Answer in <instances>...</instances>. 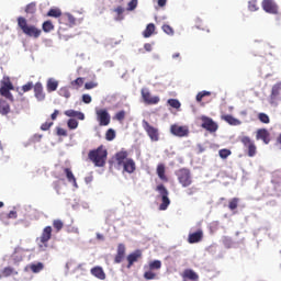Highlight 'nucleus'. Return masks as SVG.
Instances as JSON below:
<instances>
[{"label": "nucleus", "instance_id": "obj_1", "mask_svg": "<svg viewBox=\"0 0 281 281\" xmlns=\"http://www.w3.org/2000/svg\"><path fill=\"white\" fill-rule=\"evenodd\" d=\"M115 160L117 166H123V172H127V175H133L137 170L135 160L128 158V151L126 150L117 151L115 154Z\"/></svg>", "mask_w": 281, "mask_h": 281}, {"label": "nucleus", "instance_id": "obj_2", "mask_svg": "<svg viewBox=\"0 0 281 281\" xmlns=\"http://www.w3.org/2000/svg\"><path fill=\"white\" fill-rule=\"evenodd\" d=\"M16 21L18 27L21 30V32L25 34V36H29L30 38H41L43 30L34 24H29L27 19H25L24 16H19Z\"/></svg>", "mask_w": 281, "mask_h": 281}, {"label": "nucleus", "instance_id": "obj_3", "mask_svg": "<svg viewBox=\"0 0 281 281\" xmlns=\"http://www.w3.org/2000/svg\"><path fill=\"white\" fill-rule=\"evenodd\" d=\"M109 153L104 149V146H99L97 149H92L88 154V158L97 168H103L106 164V156Z\"/></svg>", "mask_w": 281, "mask_h": 281}, {"label": "nucleus", "instance_id": "obj_4", "mask_svg": "<svg viewBox=\"0 0 281 281\" xmlns=\"http://www.w3.org/2000/svg\"><path fill=\"white\" fill-rule=\"evenodd\" d=\"M176 177L178 179V183L183 188H190L192 186V172L188 168H181L176 171Z\"/></svg>", "mask_w": 281, "mask_h": 281}, {"label": "nucleus", "instance_id": "obj_5", "mask_svg": "<svg viewBox=\"0 0 281 281\" xmlns=\"http://www.w3.org/2000/svg\"><path fill=\"white\" fill-rule=\"evenodd\" d=\"M239 142H240V144H243L245 153L249 157H256V155L258 153V147L256 146V142H254V139H251V137L241 136V137H239Z\"/></svg>", "mask_w": 281, "mask_h": 281}, {"label": "nucleus", "instance_id": "obj_6", "mask_svg": "<svg viewBox=\"0 0 281 281\" xmlns=\"http://www.w3.org/2000/svg\"><path fill=\"white\" fill-rule=\"evenodd\" d=\"M142 126L149 137L150 142H159L160 133H159V127L153 126L148 121L143 120L142 121Z\"/></svg>", "mask_w": 281, "mask_h": 281}, {"label": "nucleus", "instance_id": "obj_7", "mask_svg": "<svg viewBox=\"0 0 281 281\" xmlns=\"http://www.w3.org/2000/svg\"><path fill=\"white\" fill-rule=\"evenodd\" d=\"M52 232H53L52 226H46L42 231L40 238H37V240H40L38 247L43 251L47 249L48 243L49 240H52Z\"/></svg>", "mask_w": 281, "mask_h": 281}, {"label": "nucleus", "instance_id": "obj_8", "mask_svg": "<svg viewBox=\"0 0 281 281\" xmlns=\"http://www.w3.org/2000/svg\"><path fill=\"white\" fill-rule=\"evenodd\" d=\"M156 190L161 195V204L159 205V210L164 212L168 210V206L170 205V198H168V189H166L164 184H158Z\"/></svg>", "mask_w": 281, "mask_h": 281}, {"label": "nucleus", "instance_id": "obj_9", "mask_svg": "<svg viewBox=\"0 0 281 281\" xmlns=\"http://www.w3.org/2000/svg\"><path fill=\"white\" fill-rule=\"evenodd\" d=\"M140 95L143 98V102L149 106H153L155 104H159L161 102V99L158 95L150 94V90L143 88L140 90Z\"/></svg>", "mask_w": 281, "mask_h": 281}, {"label": "nucleus", "instance_id": "obj_10", "mask_svg": "<svg viewBox=\"0 0 281 281\" xmlns=\"http://www.w3.org/2000/svg\"><path fill=\"white\" fill-rule=\"evenodd\" d=\"M261 8L267 14H280V7L276 0H262Z\"/></svg>", "mask_w": 281, "mask_h": 281}, {"label": "nucleus", "instance_id": "obj_11", "mask_svg": "<svg viewBox=\"0 0 281 281\" xmlns=\"http://www.w3.org/2000/svg\"><path fill=\"white\" fill-rule=\"evenodd\" d=\"M95 115L99 126H109V124H111V114H109L106 109L95 110Z\"/></svg>", "mask_w": 281, "mask_h": 281}, {"label": "nucleus", "instance_id": "obj_12", "mask_svg": "<svg viewBox=\"0 0 281 281\" xmlns=\"http://www.w3.org/2000/svg\"><path fill=\"white\" fill-rule=\"evenodd\" d=\"M201 127L209 131V133H216L218 131V124L210 116H201Z\"/></svg>", "mask_w": 281, "mask_h": 281}, {"label": "nucleus", "instance_id": "obj_13", "mask_svg": "<svg viewBox=\"0 0 281 281\" xmlns=\"http://www.w3.org/2000/svg\"><path fill=\"white\" fill-rule=\"evenodd\" d=\"M170 133L176 137H188V135H190V130L188 126L173 124L170 126Z\"/></svg>", "mask_w": 281, "mask_h": 281}, {"label": "nucleus", "instance_id": "obj_14", "mask_svg": "<svg viewBox=\"0 0 281 281\" xmlns=\"http://www.w3.org/2000/svg\"><path fill=\"white\" fill-rule=\"evenodd\" d=\"M256 139H262L263 144L271 142V133L267 128H259L256 133Z\"/></svg>", "mask_w": 281, "mask_h": 281}, {"label": "nucleus", "instance_id": "obj_15", "mask_svg": "<svg viewBox=\"0 0 281 281\" xmlns=\"http://www.w3.org/2000/svg\"><path fill=\"white\" fill-rule=\"evenodd\" d=\"M126 257V246L124 244H119L116 255L114 257V263L120 265L122 260Z\"/></svg>", "mask_w": 281, "mask_h": 281}, {"label": "nucleus", "instance_id": "obj_16", "mask_svg": "<svg viewBox=\"0 0 281 281\" xmlns=\"http://www.w3.org/2000/svg\"><path fill=\"white\" fill-rule=\"evenodd\" d=\"M203 240V229H198L195 233H190L188 236V243L194 245Z\"/></svg>", "mask_w": 281, "mask_h": 281}, {"label": "nucleus", "instance_id": "obj_17", "mask_svg": "<svg viewBox=\"0 0 281 281\" xmlns=\"http://www.w3.org/2000/svg\"><path fill=\"white\" fill-rule=\"evenodd\" d=\"M182 279L183 281H199V273L192 269H186L182 272Z\"/></svg>", "mask_w": 281, "mask_h": 281}, {"label": "nucleus", "instance_id": "obj_18", "mask_svg": "<svg viewBox=\"0 0 281 281\" xmlns=\"http://www.w3.org/2000/svg\"><path fill=\"white\" fill-rule=\"evenodd\" d=\"M142 258V250H136L127 256V269H131L135 262Z\"/></svg>", "mask_w": 281, "mask_h": 281}, {"label": "nucleus", "instance_id": "obj_19", "mask_svg": "<svg viewBox=\"0 0 281 281\" xmlns=\"http://www.w3.org/2000/svg\"><path fill=\"white\" fill-rule=\"evenodd\" d=\"M10 276H19V271H16V269H14L13 267H4L1 271H0V280L3 278H10Z\"/></svg>", "mask_w": 281, "mask_h": 281}, {"label": "nucleus", "instance_id": "obj_20", "mask_svg": "<svg viewBox=\"0 0 281 281\" xmlns=\"http://www.w3.org/2000/svg\"><path fill=\"white\" fill-rule=\"evenodd\" d=\"M34 94L38 102H43V100H45V92L43 91V85L41 82L35 83Z\"/></svg>", "mask_w": 281, "mask_h": 281}, {"label": "nucleus", "instance_id": "obj_21", "mask_svg": "<svg viewBox=\"0 0 281 281\" xmlns=\"http://www.w3.org/2000/svg\"><path fill=\"white\" fill-rule=\"evenodd\" d=\"M90 273L94 276V278H98V280H106V273H104V270L100 266L93 267Z\"/></svg>", "mask_w": 281, "mask_h": 281}, {"label": "nucleus", "instance_id": "obj_22", "mask_svg": "<svg viewBox=\"0 0 281 281\" xmlns=\"http://www.w3.org/2000/svg\"><path fill=\"white\" fill-rule=\"evenodd\" d=\"M10 91H14V88H7V87L1 86L0 95H2V98H5L10 102H14V95H12V92H10Z\"/></svg>", "mask_w": 281, "mask_h": 281}, {"label": "nucleus", "instance_id": "obj_23", "mask_svg": "<svg viewBox=\"0 0 281 281\" xmlns=\"http://www.w3.org/2000/svg\"><path fill=\"white\" fill-rule=\"evenodd\" d=\"M157 176L159 177L160 181L168 183V176H166V165L159 164L156 169Z\"/></svg>", "mask_w": 281, "mask_h": 281}, {"label": "nucleus", "instance_id": "obj_24", "mask_svg": "<svg viewBox=\"0 0 281 281\" xmlns=\"http://www.w3.org/2000/svg\"><path fill=\"white\" fill-rule=\"evenodd\" d=\"M64 114L67 117H77V120H85V113L80 112V111H76V110H66L64 112Z\"/></svg>", "mask_w": 281, "mask_h": 281}, {"label": "nucleus", "instance_id": "obj_25", "mask_svg": "<svg viewBox=\"0 0 281 281\" xmlns=\"http://www.w3.org/2000/svg\"><path fill=\"white\" fill-rule=\"evenodd\" d=\"M64 172L69 183H72L75 188H78V182L76 181V176H74V171H71V169L69 168H64Z\"/></svg>", "mask_w": 281, "mask_h": 281}, {"label": "nucleus", "instance_id": "obj_26", "mask_svg": "<svg viewBox=\"0 0 281 281\" xmlns=\"http://www.w3.org/2000/svg\"><path fill=\"white\" fill-rule=\"evenodd\" d=\"M222 120L224 122H227L231 126H238L240 124V121L236 117H233L231 114L222 115Z\"/></svg>", "mask_w": 281, "mask_h": 281}, {"label": "nucleus", "instance_id": "obj_27", "mask_svg": "<svg viewBox=\"0 0 281 281\" xmlns=\"http://www.w3.org/2000/svg\"><path fill=\"white\" fill-rule=\"evenodd\" d=\"M10 113V103L7 100L0 99V115H8Z\"/></svg>", "mask_w": 281, "mask_h": 281}, {"label": "nucleus", "instance_id": "obj_28", "mask_svg": "<svg viewBox=\"0 0 281 281\" xmlns=\"http://www.w3.org/2000/svg\"><path fill=\"white\" fill-rule=\"evenodd\" d=\"M153 34H155V24L154 23H149L145 31L143 32V36L144 38H150V36H153Z\"/></svg>", "mask_w": 281, "mask_h": 281}, {"label": "nucleus", "instance_id": "obj_29", "mask_svg": "<svg viewBox=\"0 0 281 281\" xmlns=\"http://www.w3.org/2000/svg\"><path fill=\"white\" fill-rule=\"evenodd\" d=\"M54 23L52 22V20L45 21L42 24V30L43 32H45V34H49V32H54Z\"/></svg>", "mask_w": 281, "mask_h": 281}, {"label": "nucleus", "instance_id": "obj_30", "mask_svg": "<svg viewBox=\"0 0 281 281\" xmlns=\"http://www.w3.org/2000/svg\"><path fill=\"white\" fill-rule=\"evenodd\" d=\"M257 119L259 120V122H261V124H270L271 123V119L265 112L258 113Z\"/></svg>", "mask_w": 281, "mask_h": 281}, {"label": "nucleus", "instance_id": "obj_31", "mask_svg": "<svg viewBox=\"0 0 281 281\" xmlns=\"http://www.w3.org/2000/svg\"><path fill=\"white\" fill-rule=\"evenodd\" d=\"M238 203H240V199L233 198L228 201V209L234 212V210L238 209Z\"/></svg>", "mask_w": 281, "mask_h": 281}, {"label": "nucleus", "instance_id": "obj_32", "mask_svg": "<svg viewBox=\"0 0 281 281\" xmlns=\"http://www.w3.org/2000/svg\"><path fill=\"white\" fill-rule=\"evenodd\" d=\"M58 89V81L49 79L47 81V91L48 93H52L53 91H56Z\"/></svg>", "mask_w": 281, "mask_h": 281}, {"label": "nucleus", "instance_id": "obj_33", "mask_svg": "<svg viewBox=\"0 0 281 281\" xmlns=\"http://www.w3.org/2000/svg\"><path fill=\"white\" fill-rule=\"evenodd\" d=\"M248 10L250 12H258V10H260V7H258V0H250L248 2Z\"/></svg>", "mask_w": 281, "mask_h": 281}, {"label": "nucleus", "instance_id": "obj_34", "mask_svg": "<svg viewBox=\"0 0 281 281\" xmlns=\"http://www.w3.org/2000/svg\"><path fill=\"white\" fill-rule=\"evenodd\" d=\"M43 263L42 262H37V263H32L30 266V269L33 273H41V271H43Z\"/></svg>", "mask_w": 281, "mask_h": 281}, {"label": "nucleus", "instance_id": "obj_35", "mask_svg": "<svg viewBox=\"0 0 281 281\" xmlns=\"http://www.w3.org/2000/svg\"><path fill=\"white\" fill-rule=\"evenodd\" d=\"M26 14H35L36 13V2H31L25 7Z\"/></svg>", "mask_w": 281, "mask_h": 281}, {"label": "nucleus", "instance_id": "obj_36", "mask_svg": "<svg viewBox=\"0 0 281 281\" xmlns=\"http://www.w3.org/2000/svg\"><path fill=\"white\" fill-rule=\"evenodd\" d=\"M47 16L58 19V16H63V11H60V9H50L47 13Z\"/></svg>", "mask_w": 281, "mask_h": 281}, {"label": "nucleus", "instance_id": "obj_37", "mask_svg": "<svg viewBox=\"0 0 281 281\" xmlns=\"http://www.w3.org/2000/svg\"><path fill=\"white\" fill-rule=\"evenodd\" d=\"M53 227L58 233L65 227V223H63V221H60V220H54L53 221Z\"/></svg>", "mask_w": 281, "mask_h": 281}, {"label": "nucleus", "instance_id": "obj_38", "mask_svg": "<svg viewBox=\"0 0 281 281\" xmlns=\"http://www.w3.org/2000/svg\"><path fill=\"white\" fill-rule=\"evenodd\" d=\"M167 104H169V106L172 109H181V102L178 99H169Z\"/></svg>", "mask_w": 281, "mask_h": 281}, {"label": "nucleus", "instance_id": "obj_39", "mask_svg": "<svg viewBox=\"0 0 281 281\" xmlns=\"http://www.w3.org/2000/svg\"><path fill=\"white\" fill-rule=\"evenodd\" d=\"M149 269L150 271L159 270L161 269V261L160 260H154L149 262Z\"/></svg>", "mask_w": 281, "mask_h": 281}, {"label": "nucleus", "instance_id": "obj_40", "mask_svg": "<svg viewBox=\"0 0 281 281\" xmlns=\"http://www.w3.org/2000/svg\"><path fill=\"white\" fill-rule=\"evenodd\" d=\"M1 87H7L8 89H14V85H12L10 77H3L1 81Z\"/></svg>", "mask_w": 281, "mask_h": 281}, {"label": "nucleus", "instance_id": "obj_41", "mask_svg": "<svg viewBox=\"0 0 281 281\" xmlns=\"http://www.w3.org/2000/svg\"><path fill=\"white\" fill-rule=\"evenodd\" d=\"M105 139L108 142H113V139H115V130L109 128L105 133Z\"/></svg>", "mask_w": 281, "mask_h": 281}, {"label": "nucleus", "instance_id": "obj_42", "mask_svg": "<svg viewBox=\"0 0 281 281\" xmlns=\"http://www.w3.org/2000/svg\"><path fill=\"white\" fill-rule=\"evenodd\" d=\"M218 155H220L221 159H227V157H229L232 155V150H229L227 148L220 149Z\"/></svg>", "mask_w": 281, "mask_h": 281}, {"label": "nucleus", "instance_id": "obj_43", "mask_svg": "<svg viewBox=\"0 0 281 281\" xmlns=\"http://www.w3.org/2000/svg\"><path fill=\"white\" fill-rule=\"evenodd\" d=\"M59 95H61V98H71V92H69V88L63 87L59 89Z\"/></svg>", "mask_w": 281, "mask_h": 281}, {"label": "nucleus", "instance_id": "obj_44", "mask_svg": "<svg viewBox=\"0 0 281 281\" xmlns=\"http://www.w3.org/2000/svg\"><path fill=\"white\" fill-rule=\"evenodd\" d=\"M85 85V79L77 78L76 80L71 81V87H75L76 89H80Z\"/></svg>", "mask_w": 281, "mask_h": 281}, {"label": "nucleus", "instance_id": "obj_45", "mask_svg": "<svg viewBox=\"0 0 281 281\" xmlns=\"http://www.w3.org/2000/svg\"><path fill=\"white\" fill-rule=\"evenodd\" d=\"M207 95H212V92L210 91H202V92H199L196 94V102H202V100L207 97Z\"/></svg>", "mask_w": 281, "mask_h": 281}, {"label": "nucleus", "instance_id": "obj_46", "mask_svg": "<svg viewBox=\"0 0 281 281\" xmlns=\"http://www.w3.org/2000/svg\"><path fill=\"white\" fill-rule=\"evenodd\" d=\"M162 31L165 32V34H168L169 36H172V34H175V30L172 29V26L168 24L162 25Z\"/></svg>", "mask_w": 281, "mask_h": 281}, {"label": "nucleus", "instance_id": "obj_47", "mask_svg": "<svg viewBox=\"0 0 281 281\" xmlns=\"http://www.w3.org/2000/svg\"><path fill=\"white\" fill-rule=\"evenodd\" d=\"M67 124H68V128H70V131L78 128V122L76 121V119L68 120Z\"/></svg>", "mask_w": 281, "mask_h": 281}, {"label": "nucleus", "instance_id": "obj_48", "mask_svg": "<svg viewBox=\"0 0 281 281\" xmlns=\"http://www.w3.org/2000/svg\"><path fill=\"white\" fill-rule=\"evenodd\" d=\"M144 278L145 280H155V278H157V274L149 270L144 273Z\"/></svg>", "mask_w": 281, "mask_h": 281}, {"label": "nucleus", "instance_id": "obj_49", "mask_svg": "<svg viewBox=\"0 0 281 281\" xmlns=\"http://www.w3.org/2000/svg\"><path fill=\"white\" fill-rule=\"evenodd\" d=\"M32 89H34L33 82H27L24 86H22L23 93H27V91H32Z\"/></svg>", "mask_w": 281, "mask_h": 281}, {"label": "nucleus", "instance_id": "obj_50", "mask_svg": "<svg viewBox=\"0 0 281 281\" xmlns=\"http://www.w3.org/2000/svg\"><path fill=\"white\" fill-rule=\"evenodd\" d=\"M196 192H199V189L196 187H190L186 190L188 196H193V194H196Z\"/></svg>", "mask_w": 281, "mask_h": 281}, {"label": "nucleus", "instance_id": "obj_51", "mask_svg": "<svg viewBox=\"0 0 281 281\" xmlns=\"http://www.w3.org/2000/svg\"><path fill=\"white\" fill-rule=\"evenodd\" d=\"M137 8V0H131L127 4L128 12H133Z\"/></svg>", "mask_w": 281, "mask_h": 281}, {"label": "nucleus", "instance_id": "obj_52", "mask_svg": "<svg viewBox=\"0 0 281 281\" xmlns=\"http://www.w3.org/2000/svg\"><path fill=\"white\" fill-rule=\"evenodd\" d=\"M124 117H126V112H124V110H122L115 114V120H117L119 122H122L124 120Z\"/></svg>", "mask_w": 281, "mask_h": 281}, {"label": "nucleus", "instance_id": "obj_53", "mask_svg": "<svg viewBox=\"0 0 281 281\" xmlns=\"http://www.w3.org/2000/svg\"><path fill=\"white\" fill-rule=\"evenodd\" d=\"M52 126H54V122H45L41 125V130L42 131H49V128H52Z\"/></svg>", "mask_w": 281, "mask_h": 281}, {"label": "nucleus", "instance_id": "obj_54", "mask_svg": "<svg viewBox=\"0 0 281 281\" xmlns=\"http://www.w3.org/2000/svg\"><path fill=\"white\" fill-rule=\"evenodd\" d=\"M114 12H116V14L119 16V21H122V19H124L122 16V14H124V8L123 7H117L116 9H114Z\"/></svg>", "mask_w": 281, "mask_h": 281}, {"label": "nucleus", "instance_id": "obj_55", "mask_svg": "<svg viewBox=\"0 0 281 281\" xmlns=\"http://www.w3.org/2000/svg\"><path fill=\"white\" fill-rule=\"evenodd\" d=\"M95 87H98V82L95 81H89L85 83V89L89 90V89H95Z\"/></svg>", "mask_w": 281, "mask_h": 281}, {"label": "nucleus", "instance_id": "obj_56", "mask_svg": "<svg viewBox=\"0 0 281 281\" xmlns=\"http://www.w3.org/2000/svg\"><path fill=\"white\" fill-rule=\"evenodd\" d=\"M57 135H59V137H67V131L65 128L57 127Z\"/></svg>", "mask_w": 281, "mask_h": 281}, {"label": "nucleus", "instance_id": "obj_57", "mask_svg": "<svg viewBox=\"0 0 281 281\" xmlns=\"http://www.w3.org/2000/svg\"><path fill=\"white\" fill-rule=\"evenodd\" d=\"M91 97L89 94H83L82 95V102H85V104H91Z\"/></svg>", "mask_w": 281, "mask_h": 281}, {"label": "nucleus", "instance_id": "obj_58", "mask_svg": "<svg viewBox=\"0 0 281 281\" xmlns=\"http://www.w3.org/2000/svg\"><path fill=\"white\" fill-rule=\"evenodd\" d=\"M223 243H224L225 247H231V245H232V238H229V237H224V238H223Z\"/></svg>", "mask_w": 281, "mask_h": 281}, {"label": "nucleus", "instance_id": "obj_59", "mask_svg": "<svg viewBox=\"0 0 281 281\" xmlns=\"http://www.w3.org/2000/svg\"><path fill=\"white\" fill-rule=\"evenodd\" d=\"M67 19L70 25H76V18H74V15L67 14Z\"/></svg>", "mask_w": 281, "mask_h": 281}, {"label": "nucleus", "instance_id": "obj_60", "mask_svg": "<svg viewBox=\"0 0 281 281\" xmlns=\"http://www.w3.org/2000/svg\"><path fill=\"white\" fill-rule=\"evenodd\" d=\"M58 115H60V111L55 110L54 113L50 115V120H57Z\"/></svg>", "mask_w": 281, "mask_h": 281}, {"label": "nucleus", "instance_id": "obj_61", "mask_svg": "<svg viewBox=\"0 0 281 281\" xmlns=\"http://www.w3.org/2000/svg\"><path fill=\"white\" fill-rule=\"evenodd\" d=\"M16 211H10L8 214V218H16Z\"/></svg>", "mask_w": 281, "mask_h": 281}, {"label": "nucleus", "instance_id": "obj_62", "mask_svg": "<svg viewBox=\"0 0 281 281\" xmlns=\"http://www.w3.org/2000/svg\"><path fill=\"white\" fill-rule=\"evenodd\" d=\"M144 49H145L146 52H153V45H150L149 43H146V44L144 45Z\"/></svg>", "mask_w": 281, "mask_h": 281}, {"label": "nucleus", "instance_id": "obj_63", "mask_svg": "<svg viewBox=\"0 0 281 281\" xmlns=\"http://www.w3.org/2000/svg\"><path fill=\"white\" fill-rule=\"evenodd\" d=\"M167 2H168V0H158L159 8H164Z\"/></svg>", "mask_w": 281, "mask_h": 281}, {"label": "nucleus", "instance_id": "obj_64", "mask_svg": "<svg viewBox=\"0 0 281 281\" xmlns=\"http://www.w3.org/2000/svg\"><path fill=\"white\" fill-rule=\"evenodd\" d=\"M172 58L176 60L177 58H181V54L180 53H175L172 55Z\"/></svg>", "mask_w": 281, "mask_h": 281}]
</instances>
